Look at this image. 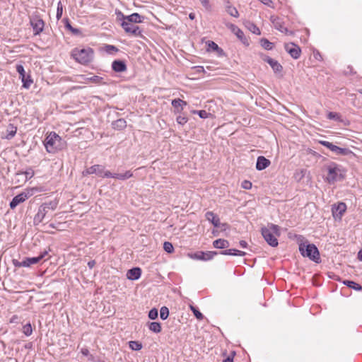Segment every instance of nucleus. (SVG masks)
<instances>
[{"label":"nucleus","instance_id":"obj_1","mask_svg":"<svg viewBox=\"0 0 362 362\" xmlns=\"http://www.w3.org/2000/svg\"><path fill=\"white\" fill-rule=\"evenodd\" d=\"M261 233L267 243L276 247L279 245L277 237L281 235V229L278 225L268 223L266 226L261 228Z\"/></svg>","mask_w":362,"mask_h":362},{"label":"nucleus","instance_id":"obj_2","mask_svg":"<svg viewBox=\"0 0 362 362\" xmlns=\"http://www.w3.org/2000/svg\"><path fill=\"white\" fill-rule=\"evenodd\" d=\"M71 57L78 63L88 65L93 60L94 50L89 47L86 48L75 47L71 52Z\"/></svg>","mask_w":362,"mask_h":362},{"label":"nucleus","instance_id":"obj_3","mask_svg":"<svg viewBox=\"0 0 362 362\" xmlns=\"http://www.w3.org/2000/svg\"><path fill=\"white\" fill-rule=\"evenodd\" d=\"M299 251L304 257H308L315 263L321 262L320 252L315 245L308 241L299 244Z\"/></svg>","mask_w":362,"mask_h":362},{"label":"nucleus","instance_id":"obj_4","mask_svg":"<svg viewBox=\"0 0 362 362\" xmlns=\"http://www.w3.org/2000/svg\"><path fill=\"white\" fill-rule=\"evenodd\" d=\"M42 142L46 151L49 153H55L66 146V141L63 137H45Z\"/></svg>","mask_w":362,"mask_h":362},{"label":"nucleus","instance_id":"obj_5","mask_svg":"<svg viewBox=\"0 0 362 362\" xmlns=\"http://www.w3.org/2000/svg\"><path fill=\"white\" fill-rule=\"evenodd\" d=\"M326 169L327 170L326 180L328 183L334 184L335 182L344 179V176L342 175L341 169L338 164L331 163L329 165H326Z\"/></svg>","mask_w":362,"mask_h":362},{"label":"nucleus","instance_id":"obj_6","mask_svg":"<svg viewBox=\"0 0 362 362\" xmlns=\"http://www.w3.org/2000/svg\"><path fill=\"white\" fill-rule=\"evenodd\" d=\"M29 18L30 24L33 30V35H38L42 33L45 23L40 16L38 13H34Z\"/></svg>","mask_w":362,"mask_h":362},{"label":"nucleus","instance_id":"obj_7","mask_svg":"<svg viewBox=\"0 0 362 362\" xmlns=\"http://www.w3.org/2000/svg\"><path fill=\"white\" fill-rule=\"evenodd\" d=\"M218 255V252L217 251H197L194 252H189L187 256L195 260H201V261H209L212 259L215 256Z\"/></svg>","mask_w":362,"mask_h":362},{"label":"nucleus","instance_id":"obj_8","mask_svg":"<svg viewBox=\"0 0 362 362\" xmlns=\"http://www.w3.org/2000/svg\"><path fill=\"white\" fill-rule=\"evenodd\" d=\"M16 71L19 74V78L21 79L23 83V87L25 88H29L30 85L33 83V81L30 74H27L23 66L21 64H18L16 66Z\"/></svg>","mask_w":362,"mask_h":362},{"label":"nucleus","instance_id":"obj_9","mask_svg":"<svg viewBox=\"0 0 362 362\" xmlns=\"http://www.w3.org/2000/svg\"><path fill=\"white\" fill-rule=\"evenodd\" d=\"M107 170H105V166L102 165H94L90 166L88 168H86L83 171L82 174L83 176H86L88 175L95 174L100 177H106L105 176V173Z\"/></svg>","mask_w":362,"mask_h":362},{"label":"nucleus","instance_id":"obj_10","mask_svg":"<svg viewBox=\"0 0 362 362\" xmlns=\"http://www.w3.org/2000/svg\"><path fill=\"white\" fill-rule=\"evenodd\" d=\"M346 210V205L344 202H339L332 206V213L335 220H341Z\"/></svg>","mask_w":362,"mask_h":362},{"label":"nucleus","instance_id":"obj_11","mask_svg":"<svg viewBox=\"0 0 362 362\" xmlns=\"http://www.w3.org/2000/svg\"><path fill=\"white\" fill-rule=\"evenodd\" d=\"M120 25L126 33L132 35L135 37L142 36V30L138 25H134L125 22H122Z\"/></svg>","mask_w":362,"mask_h":362},{"label":"nucleus","instance_id":"obj_12","mask_svg":"<svg viewBox=\"0 0 362 362\" xmlns=\"http://www.w3.org/2000/svg\"><path fill=\"white\" fill-rule=\"evenodd\" d=\"M49 217V211L44 208L43 205H40L38 208L37 214L35 215L33 218V225L37 226L42 223L44 220Z\"/></svg>","mask_w":362,"mask_h":362},{"label":"nucleus","instance_id":"obj_13","mask_svg":"<svg viewBox=\"0 0 362 362\" xmlns=\"http://www.w3.org/2000/svg\"><path fill=\"white\" fill-rule=\"evenodd\" d=\"M226 25L230 30V31L233 34H235L237 36V37L243 42V44L247 46L249 45L247 39L245 36L244 33L237 25L230 23H226Z\"/></svg>","mask_w":362,"mask_h":362},{"label":"nucleus","instance_id":"obj_14","mask_svg":"<svg viewBox=\"0 0 362 362\" xmlns=\"http://www.w3.org/2000/svg\"><path fill=\"white\" fill-rule=\"evenodd\" d=\"M286 51L295 59L300 57L301 49L299 46L296 44L291 42L286 43L284 45Z\"/></svg>","mask_w":362,"mask_h":362},{"label":"nucleus","instance_id":"obj_15","mask_svg":"<svg viewBox=\"0 0 362 362\" xmlns=\"http://www.w3.org/2000/svg\"><path fill=\"white\" fill-rule=\"evenodd\" d=\"M205 217L215 228H220L221 226L223 227L226 226V223H221L219 217L213 211H207L205 214Z\"/></svg>","mask_w":362,"mask_h":362},{"label":"nucleus","instance_id":"obj_16","mask_svg":"<svg viewBox=\"0 0 362 362\" xmlns=\"http://www.w3.org/2000/svg\"><path fill=\"white\" fill-rule=\"evenodd\" d=\"M105 176L107 178L112 177L120 180H125L132 177L133 176V173L129 170L126 171L124 173H112L111 172L107 170L105 173Z\"/></svg>","mask_w":362,"mask_h":362},{"label":"nucleus","instance_id":"obj_17","mask_svg":"<svg viewBox=\"0 0 362 362\" xmlns=\"http://www.w3.org/2000/svg\"><path fill=\"white\" fill-rule=\"evenodd\" d=\"M112 69L116 73H122L127 71L126 62L123 59H115L112 62Z\"/></svg>","mask_w":362,"mask_h":362},{"label":"nucleus","instance_id":"obj_18","mask_svg":"<svg viewBox=\"0 0 362 362\" xmlns=\"http://www.w3.org/2000/svg\"><path fill=\"white\" fill-rule=\"evenodd\" d=\"M142 274V270L139 267H132L127 272V278L129 280L136 281L138 280Z\"/></svg>","mask_w":362,"mask_h":362},{"label":"nucleus","instance_id":"obj_19","mask_svg":"<svg viewBox=\"0 0 362 362\" xmlns=\"http://www.w3.org/2000/svg\"><path fill=\"white\" fill-rule=\"evenodd\" d=\"M62 22L64 24V28L66 30H68L69 31H70L72 33V35H76V36H81V37L83 36L81 30L79 28H74L71 25V21L68 18H64L62 20Z\"/></svg>","mask_w":362,"mask_h":362},{"label":"nucleus","instance_id":"obj_20","mask_svg":"<svg viewBox=\"0 0 362 362\" xmlns=\"http://www.w3.org/2000/svg\"><path fill=\"white\" fill-rule=\"evenodd\" d=\"M145 19V16H141L138 13H133L131 15L126 16V21H124L123 22L128 23H141L144 21Z\"/></svg>","mask_w":362,"mask_h":362},{"label":"nucleus","instance_id":"obj_21","mask_svg":"<svg viewBox=\"0 0 362 362\" xmlns=\"http://www.w3.org/2000/svg\"><path fill=\"white\" fill-rule=\"evenodd\" d=\"M35 175V172L32 168H28L25 171H18L16 173V177H22V182H25L31 179Z\"/></svg>","mask_w":362,"mask_h":362},{"label":"nucleus","instance_id":"obj_22","mask_svg":"<svg viewBox=\"0 0 362 362\" xmlns=\"http://www.w3.org/2000/svg\"><path fill=\"white\" fill-rule=\"evenodd\" d=\"M270 164L271 162L269 159L263 156H260L257 159L256 168L257 170H262L267 168Z\"/></svg>","mask_w":362,"mask_h":362},{"label":"nucleus","instance_id":"obj_23","mask_svg":"<svg viewBox=\"0 0 362 362\" xmlns=\"http://www.w3.org/2000/svg\"><path fill=\"white\" fill-rule=\"evenodd\" d=\"M25 196L26 195H23L21 192L16 195L9 203L10 209H14L18 205L24 202L26 200L25 198Z\"/></svg>","mask_w":362,"mask_h":362},{"label":"nucleus","instance_id":"obj_24","mask_svg":"<svg viewBox=\"0 0 362 362\" xmlns=\"http://www.w3.org/2000/svg\"><path fill=\"white\" fill-rule=\"evenodd\" d=\"M222 255H233V256H245L247 253L245 252L239 250L238 249H228L222 250L218 252Z\"/></svg>","mask_w":362,"mask_h":362},{"label":"nucleus","instance_id":"obj_25","mask_svg":"<svg viewBox=\"0 0 362 362\" xmlns=\"http://www.w3.org/2000/svg\"><path fill=\"white\" fill-rule=\"evenodd\" d=\"M172 106L176 110L177 112H181L183 107L187 105V103L180 98H175L172 100Z\"/></svg>","mask_w":362,"mask_h":362},{"label":"nucleus","instance_id":"obj_26","mask_svg":"<svg viewBox=\"0 0 362 362\" xmlns=\"http://www.w3.org/2000/svg\"><path fill=\"white\" fill-rule=\"evenodd\" d=\"M269 65L272 68L274 74L279 75L280 76H283V66L279 63L278 61L274 59L269 62Z\"/></svg>","mask_w":362,"mask_h":362},{"label":"nucleus","instance_id":"obj_27","mask_svg":"<svg viewBox=\"0 0 362 362\" xmlns=\"http://www.w3.org/2000/svg\"><path fill=\"white\" fill-rule=\"evenodd\" d=\"M230 245L228 240L225 239H217L213 242V246L217 249H226Z\"/></svg>","mask_w":362,"mask_h":362},{"label":"nucleus","instance_id":"obj_28","mask_svg":"<svg viewBox=\"0 0 362 362\" xmlns=\"http://www.w3.org/2000/svg\"><path fill=\"white\" fill-rule=\"evenodd\" d=\"M147 327L153 333H160L162 331V326L160 322H148Z\"/></svg>","mask_w":362,"mask_h":362},{"label":"nucleus","instance_id":"obj_29","mask_svg":"<svg viewBox=\"0 0 362 362\" xmlns=\"http://www.w3.org/2000/svg\"><path fill=\"white\" fill-rule=\"evenodd\" d=\"M327 119L330 120H334L337 122H344V119H343L341 114L335 112H329L327 115Z\"/></svg>","mask_w":362,"mask_h":362},{"label":"nucleus","instance_id":"obj_30","mask_svg":"<svg viewBox=\"0 0 362 362\" xmlns=\"http://www.w3.org/2000/svg\"><path fill=\"white\" fill-rule=\"evenodd\" d=\"M334 153L336 155H342V156H354V153L349 150L348 148H341L336 146L334 148Z\"/></svg>","mask_w":362,"mask_h":362},{"label":"nucleus","instance_id":"obj_31","mask_svg":"<svg viewBox=\"0 0 362 362\" xmlns=\"http://www.w3.org/2000/svg\"><path fill=\"white\" fill-rule=\"evenodd\" d=\"M114 129L122 130L127 127V122L124 119H119L112 123Z\"/></svg>","mask_w":362,"mask_h":362},{"label":"nucleus","instance_id":"obj_32","mask_svg":"<svg viewBox=\"0 0 362 362\" xmlns=\"http://www.w3.org/2000/svg\"><path fill=\"white\" fill-rule=\"evenodd\" d=\"M343 284L346 285L347 287L352 288L355 291H362V286L354 281L351 280H344Z\"/></svg>","mask_w":362,"mask_h":362},{"label":"nucleus","instance_id":"obj_33","mask_svg":"<svg viewBox=\"0 0 362 362\" xmlns=\"http://www.w3.org/2000/svg\"><path fill=\"white\" fill-rule=\"evenodd\" d=\"M59 201L57 199L51 200L49 202H46L42 204L44 208H46L48 211H54L58 206Z\"/></svg>","mask_w":362,"mask_h":362},{"label":"nucleus","instance_id":"obj_34","mask_svg":"<svg viewBox=\"0 0 362 362\" xmlns=\"http://www.w3.org/2000/svg\"><path fill=\"white\" fill-rule=\"evenodd\" d=\"M189 308H190L191 311L192 312L193 315H194V317L198 320H202L204 319V315L199 311V308L197 306L190 305Z\"/></svg>","mask_w":362,"mask_h":362},{"label":"nucleus","instance_id":"obj_35","mask_svg":"<svg viewBox=\"0 0 362 362\" xmlns=\"http://www.w3.org/2000/svg\"><path fill=\"white\" fill-rule=\"evenodd\" d=\"M23 261L25 267H29L31 265L39 263V259L37 257H25Z\"/></svg>","mask_w":362,"mask_h":362},{"label":"nucleus","instance_id":"obj_36","mask_svg":"<svg viewBox=\"0 0 362 362\" xmlns=\"http://www.w3.org/2000/svg\"><path fill=\"white\" fill-rule=\"evenodd\" d=\"M260 45L267 50H271L274 47V44L269 42L267 38H262L259 40Z\"/></svg>","mask_w":362,"mask_h":362},{"label":"nucleus","instance_id":"obj_37","mask_svg":"<svg viewBox=\"0 0 362 362\" xmlns=\"http://www.w3.org/2000/svg\"><path fill=\"white\" fill-rule=\"evenodd\" d=\"M129 347L133 351H140L143 345L141 342L139 341H129Z\"/></svg>","mask_w":362,"mask_h":362},{"label":"nucleus","instance_id":"obj_38","mask_svg":"<svg viewBox=\"0 0 362 362\" xmlns=\"http://www.w3.org/2000/svg\"><path fill=\"white\" fill-rule=\"evenodd\" d=\"M191 112L192 114H197L199 116L200 118L202 119H206V118H208L210 116H212V115L209 112H207L206 110H192Z\"/></svg>","mask_w":362,"mask_h":362},{"label":"nucleus","instance_id":"obj_39","mask_svg":"<svg viewBox=\"0 0 362 362\" xmlns=\"http://www.w3.org/2000/svg\"><path fill=\"white\" fill-rule=\"evenodd\" d=\"M169 309L166 306H163L160 309V317L161 320H166L169 316Z\"/></svg>","mask_w":362,"mask_h":362},{"label":"nucleus","instance_id":"obj_40","mask_svg":"<svg viewBox=\"0 0 362 362\" xmlns=\"http://www.w3.org/2000/svg\"><path fill=\"white\" fill-rule=\"evenodd\" d=\"M206 46H207V52H214L216 50H218V45L214 42V41L212 40H208L206 42Z\"/></svg>","mask_w":362,"mask_h":362},{"label":"nucleus","instance_id":"obj_41","mask_svg":"<svg viewBox=\"0 0 362 362\" xmlns=\"http://www.w3.org/2000/svg\"><path fill=\"white\" fill-rule=\"evenodd\" d=\"M158 317V310L156 308H151L148 313V317L151 320H155Z\"/></svg>","mask_w":362,"mask_h":362},{"label":"nucleus","instance_id":"obj_42","mask_svg":"<svg viewBox=\"0 0 362 362\" xmlns=\"http://www.w3.org/2000/svg\"><path fill=\"white\" fill-rule=\"evenodd\" d=\"M163 250L168 254H172L174 252L173 245L168 241H165L163 243Z\"/></svg>","mask_w":362,"mask_h":362},{"label":"nucleus","instance_id":"obj_43","mask_svg":"<svg viewBox=\"0 0 362 362\" xmlns=\"http://www.w3.org/2000/svg\"><path fill=\"white\" fill-rule=\"evenodd\" d=\"M23 333L27 337L30 336L32 334L33 328H32L31 324L30 322L25 324L23 327Z\"/></svg>","mask_w":362,"mask_h":362},{"label":"nucleus","instance_id":"obj_44","mask_svg":"<svg viewBox=\"0 0 362 362\" xmlns=\"http://www.w3.org/2000/svg\"><path fill=\"white\" fill-rule=\"evenodd\" d=\"M88 80L96 84H105V83L103 82V78L99 76H93L88 78Z\"/></svg>","mask_w":362,"mask_h":362},{"label":"nucleus","instance_id":"obj_45","mask_svg":"<svg viewBox=\"0 0 362 362\" xmlns=\"http://www.w3.org/2000/svg\"><path fill=\"white\" fill-rule=\"evenodd\" d=\"M226 11L227 13L233 17H238V11H237L236 8L228 6L226 7Z\"/></svg>","mask_w":362,"mask_h":362},{"label":"nucleus","instance_id":"obj_46","mask_svg":"<svg viewBox=\"0 0 362 362\" xmlns=\"http://www.w3.org/2000/svg\"><path fill=\"white\" fill-rule=\"evenodd\" d=\"M63 15V5L62 2L59 1L57 4V14L56 18L57 20H59Z\"/></svg>","mask_w":362,"mask_h":362},{"label":"nucleus","instance_id":"obj_47","mask_svg":"<svg viewBox=\"0 0 362 362\" xmlns=\"http://www.w3.org/2000/svg\"><path fill=\"white\" fill-rule=\"evenodd\" d=\"M105 50L106 52L109 54H112L113 52H117L119 51L118 48L115 45H106L105 46Z\"/></svg>","mask_w":362,"mask_h":362},{"label":"nucleus","instance_id":"obj_48","mask_svg":"<svg viewBox=\"0 0 362 362\" xmlns=\"http://www.w3.org/2000/svg\"><path fill=\"white\" fill-rule=\"evenodd\" d=\"M176 121L179 124L183 125L187 122L188 118L185 115H180L177 117Z\"/></svg>","mask_w":362,"mask_h":362},{"label":"nucleus","instance_id":"obj_49","mask_svg":"<svg viewBox=\"0 0 362 362\" xmlns=\"http://www.w3.org/2000/svg\"><path fill=\"white\" fill-rule=\"evenodd\" d=\"M320 143L324 146L327 147L330 151H332L334 153V148H336V145L325 141H320Z\"/></svg>","mask_w":362,"mask_h":362},{"label":"nucleus","instance_id":"obj_50","mask_svg":"<svg viewBox=\"0 0 362 362\" xmlns=\"http://www.w3.org/2000/svg\"><path fill=\"white\" fill-rule=\"evenodd\" d=\"M17 128L14 127L13 124H10L7 129V136H15L16 134Z\"/></svg>","mask_w":362,"mask_h":362},{"label":"nucleus","instance_id":"obj_51","mask_svg":"<svg viewBox=\"0 0 362 362\" xmlns=\"http://www.w3.org/2000/svg\"><path fill=\"white\" fill-rule=\"evenodd\" d=\"M115 14L117 15V20L119 21H121V23L123 22L124 21H126L127 16L124 15V13L122 11L117 10L115 11Z\"/></svg>","mask_w":362,"mask_h":362},{"label":"nucleus","instance_id":"obj_52","mask_svg":"<svg viewBox=\"0 0 362 362\" xmlns=\"http://www.w3.org/2000/svg\"><path fill=\"white\" fill-rule=\"evenodd\" d=\"M250 32L257 35H259L261 34L259 28L253 23H250Z\"/></svg>","mask_w":362,"mask_h":362},{"label":"nucleus","instance_id":"obj_53","mask_svg":"<svg viewBox=\"0 0 362 362\" xmlns=\"http://www.w3.org/2000/svg\"><path fill=\"white\" fill-rule=\"evenodd\" d=\"M12 264L15 267H25L24 261H18V259H13Z\"/></svg>","mask_w":362,"mask_h":362},{"label":"nucleus","instance_id":"obj_54","mask_svg":"<svg viewBox=\"0 0 362 362\" xmlns=\"http://www.w3.org/2000/svg\"><path fill=\"white\" fill-rule=\"evenodd\" d=\"M33 190L34 189H26L24 192H22L21 193L23 194V195H26L25 198V199H28L29 197L33 195Z\"/></svg>","mask_w":362,"mask_h":362},{"label":"nucleus","instance_id":"obj_55","mask_svg":"<svg viewBox=\"0 0 362 362\" xmlns=\"http://www.w3.org/2000/svg\"><path fill=\"white\" fill-rule=\"evenodd\" d=\"M235 354V352L232 351L230 355L227 356L226 358L222 361V362H233Z\"/></svg>","mask_w":362,"mask_h":362},{"label":"nucleus","instance_id":"obj_56","mask_svg":"<svg viewBox=\"0 0 362 362\" xmlns=\"http://www.w3.org/2000/svg\"><path fill=\"white\" fill-rule=\"evenodd\" d=\"M273 23H274V25H275V28L278 30H279L281 32H287L288 31V29L284 26H282L281 24H279L278 22L275 23L274 21H273Z\"/></svg>","mask_w":362,"mask_h":362},{"label":"nucleus","instance_id":"obj_57","mask_svg":"<svg viewBox=\"0 0 362 362\" xmlns=\"http://www.w3.org/2000/svg\"><path fill=\"white\" fill-rule=\"evenodd\" d=\"M201 1L202 5L206 8L209 9L211 8L209 1V0H199Z\"/></svg>","mask_w":362,"mask_h":362},{"label":"nucleus","instance_id":"obj_58","mask_svg":"<svg viewBox=\"0 0 362 362\" xmlns=\"http://www.w3.org/2000/svg\"><path fill=\"white\" fill-rule=\"evenodd\" d=\"M48 255V251L44 250L40 253L38 256H37V259H39V262L45 258Z\"/></svg>","mask_w":362,"mask_h":362},{"label":"nucleus","instance_id":"obj_59","mask_svg":"<svg viewBox=\"0 0 362 362\" xmlns=\"http://www.w3.org/2000/svg\"><path fill=\"white\" fill-rule=\"evenodd\" d=\"M215 52L217 53L218 57H223L225 55V52H224L223 49L219 47H218V50H216Z\"/></svg>","mask_w":362,"mask_h":362},{"label":"nucleus","instance_id":"obj_60","mask_svg":"<svg viewBox=\"0 0 362 362\" xmlns=\"http://www.w3.org/2000/svg\"><path fill=\"white\" fill-rule=\"evenodd\" d=\"M242 187L244 188V189H249V180H244L242 183Z\"/></svg>","mask_w":362,"mask_h":362},{"label":"nucleus","instance_id":"obj_61","mask_svg":"<svg viewBox=\"0 0 362 362\" xmlns=\"http://www.w3.org/2000/svg\"><path fill=\"white\" fill-rule=\"evenodd\" d=\"M95 260H90L88 262V267L90 268V269H93L95 265Z\"/></svg>","mask_w":362,"mask_h":362},{"label":"nucleus","instance_id":"obj_62","mask_svg":"<svg viewBox=\"0 0 362 362\" xmlns=\"http://www.w3.org/2000/svg\"><path fill=\"white\" fill-rule=\"evenodd\" d=\"M81 352L83 356H87L89 355V351L88 349H82Z\"/></svg>","mask_w":362,"mask_h":362},{"label":"nucleus","instance_id":"obj_63","mask_svg":"<svg viewBox=\"0 0 362 362\" xmlns=\"http://www.w3.org/2000/svg\"><path fill=\"white\" fill-rule=\"evenodd\" d=\"M239 243L243 248H246L247 247V243L245 240H240Z\"/></svg>","mask_w":362,"mask_h":362},{"label":"nucleus","instance_id":"obj_64","mask_svg":"<svg viewBox=\"0 0 362 362\" xmlns=\"http://www.w3.org/2000/svg\"><path fill=\"white\" fill-rule=\"evenodd\" d=\"M357 258L358 260L362 261V248L358 251Z\"/></svg>","mask_w":362,"mask_h":362}]
</instances>
